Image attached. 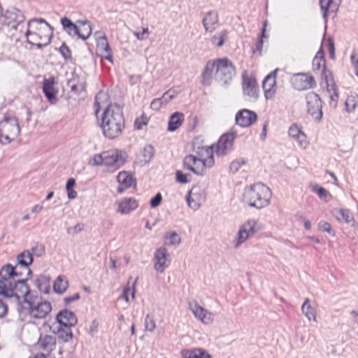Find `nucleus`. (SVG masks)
Here are the masks:
<instances>
[{
    "label": "nucleus",
    "instance_id": "1",
    "mask_svg": "<svg viewBox=\"0 0 358 358\" xmlns=\"http://www.w3.org/2000/svg\"><path fill=\"white\" fill-rule=\"evenodd\" d=\"M17 264L13 266L10 264L3 265L0 269V295L4 298L11 299L19 303L22 297L29 293L27 285V279L21 278L23 268L28 276L31 273L29 266L33 262L32 254L29 250H24L17 256Z\"/></svg>",
    "mask_w": 358,
    "mask_h": 358
},
{
    "label": "nucleus",
    "instance_id": "2",
    "mask_svg": "<svg viewBox=\"0 0 358 358\" xmlns=\"http://www.w3.org/2000/svg\"><path fill=\"white\" fill-rule=\"evenodd\" d=\"M101 127L103 135L110 139H114L122 134L125 121L120 105L110 103L104 109Z\"/></svg>",
    "mask_w": 358,
    "mask_h": 358
},
{
    "label": "nucleus",
    "instance_id": "3",
    "mask_svg": "<svg viewBox=\"0 0 358 358\" xmlns=\"http://www.w3.org/2000/svg\"><path fill=\"white\" fill-rule=\"evenodd\" d=\"M53 35L52 27L43 18H33L27 22L25 32L27 43L41 48L48 45Z\"/></svg>",
    "mask_w": 358,
    "mask_h": 358
},
{
    "label": "nucleus",
    "instance_id": "4",
    "mask_svg": "<svg viewBox=\"0 0 358 358\" xmlns=\"http://www.w3.org/2000/svg\"><path fill=\"white\" fill-rule=\"evenodd\" d=\"M271 194L269 187L262 183H256L245 189L243 200L250 206L262 208L269 204Z\"/></svg>",
    "mask_w": 358,
    "mask_h": 358
},
{
    "label": "nucleus",
    "instance_id": "5",
    "mask_svg": "<svg viewBox=\"0 0 358 358\" xmlns=\"http://www.w3.org/2000/svg\"><path fill=\"white\" fill-rule=\"evenodd\" d=\"M20 132V129L15 117L5 116L0 122V138H2V144H8L14 141Z\"/></svg>",
    "mask_w": 358,
    "mask_h": 358
},
{
    "label": "nucleus",
    "instance_id": "6",
    "mask_svg": "<svg viewBox=\"0 0 358 358\" xmlns=\"http://www.w3.org/2000/svg\"><path fill=\"white\" fill-rule=\"evenodd\" d=\"M215 79L221 85L229 83L236 74L233 64L226 58L217 59L215 62Z\"/></svg>",
    "mask_w": 358,
    "mask_h": 358
},
{
    "label": "nucleus",
    "instance_id": "7",
    "mask_svg": "<svg viewBox=\"0 0 358 358\" xmlns=\"http://www.w3.org/2000/svg\"><path fill=\"white\" fill-rule=\"evenodd\" d=\"M183 167L197 176H203L206 167H212V159L205 162L197 158L194 155H189L183 159Z\"/></svg>",
    "mask_w": 358,
    "mask_h": 358
},
{
    "label": "nucleus",
    "instance_id": "8",
    "mask_svg": "<svg viewBox=\"0 0 358 358\" xmlns=\"http://www.w3.org/2000/svg\"><path fill=\"white\" fill-rule=\"evenodd\" d=\"M171 262V254L165 247L157 248L154 253L153 266L155 270L162 273L169 266Z\"/></svg>",
    "mask_w": 358,
    "mask_h": 358
},
{
    "label": "nucleus",
    "instance_id": "9",
    "mask_svg": "<svg viewBox=\"0 0 358 358\" xmlns=\"http://www.w3.org/2000/svg\"><path fill=\"white\" fill-rule=\"evenodd\" d=\"M307 111L316 121H320L322 117V101L318 94L310 92L306 95Z\"/></svg>",
    "mask_w": 358,
    "mask_h": 358
},
{
    "label": "nucleus",
    "instance_id": "10",
    "mask_svg": "<svg viewBox=\"0 0 358 358\" xmlns=\"http://www.w3.org/2000/svg\"><path fill=\"white\" fill-rule=\"evenodd\" d=\"M206 191L205 188L196 185L189 190L186 199L188 206L194 210H196L206 201Z\"/></svg>",
    "mask_w": 358,
    "mask_h": 358
},
{
    "label": "nucleus",
    "instance_id": "11",
    "mask_svg": "<svg viewBox=\"0 0 358 358\" xmlns=\"http://www.w3.org/2000/svg\"><path fill=\"white\" fill-rule=\"evenodd\" d=\"M236 137V132L234 131L221 136L216 145V154L218 156H223L230 152L233 150Z\"/></svg>",
    "mask_w": 358,
    "mask_h": 358
},
{
    "label": "nucleus",
    "instance_id": "12",
    "mask_svg": "<svg viewBox=\"0 0 358 358\" xmlns=\"http://www.w3.org/2000/svg\"><path fill=\"white\" fill-rule=\"evenodd\" d=\"M27 303L29 304V315L31 318H45L52 310L51 303L48 301H42L36 304L27 301Z\"/></svg>",
    "mask_w": 358,
    "mask_h": 358
},
{
    "label": "nucleus",
    "instance_id": "13",
    "mask_svg": "<svg viewBox=\"0 0 358 358\" xmlns=\"http://www.w3.org/2000/svg\"><path fill=\"white\" fill-rule=\"evenodd\" d=\"M256 225L257 221L255 220H249L241 226L238 233V238L235 243L236 248L239 247L248 238L255 234Z\"/></svg>",
    "mask_w": 358,
    "mask_h": 358
},
{
    "label": "nucleus",
    "instance_id": "14",
    "mask_svg": "<svg viewBox=\"0 0 358 358\" xmlns=\"http://www.w3.org/2000/svg\"><path fill=\"white\" fill-rule=\"evenodd\" d=\"M104 165L114 166L118 169L122 166L124 162V153L117 150H110L103 152Z\"/></svg>",
    "mask_w": 358,
    "mask_h": 358
},
{
    "label": "nucleus",
    "instance_id": "15",
    "mask_svg": "<svg viewBox=\"0 0 358 358\" xmlns=\"http://www.w3.org/2000/svg\"><path fill=\"white\" fill-rule=\"evenodd\" d=\"M292 83L297 90L313 88L316 85L314 78L306 73L294 74L292 78Z\"/></svg>",
    "mask_w": 358,
    "mask_h": 358
},
{
    "label": "nucleus",
    "instance_id": "16",
    "mask_svg": "<svg viewBox=\"0 0 358 358\" xmlns=\"http://www.w3.org/2000/svg\"><path fill=\"white\" fill-rule=\"evenodd\" d=\"M189 308L194 317L204 324H211L214 320V314L201 306L197 302L191 303Z\"/></svg>",
    "mask_w": 358,
    "mask_h": 358
},
{
    "label": "nucleus",
    "instance_id": "17",
    "mask_svg": "<svg viewBox=\"0 0 358 358\" xmlns=\"http://www.w3.org/2000/svg\"><path fill=\"white\" fill-rule=\"evenodd\" d=\"M242 87L244 96H247L248 99L256 100L257 99L259 96L258 87L255 78L244 74Z\"/></svg>",
    "mask_w": 358,
    "mask_h": 358
},
{
    "label": "nucleus",
    "instance_id": "18",
    "mask_svg": "<svg viewBox=\"0 0 358 358\" xmlns=\"http://www.w3.org/2000/svg\"><path fill=\"white\" fill-rule=\"evenodd\" d=\"M236 122L242 127H248L252 125L257 119V115L254 111L243 109L236 115Z\"/></svg>",
    "mask_w": 358,
    "mask_h": 358
},
{
    "label": "nucleus",
    "instance_id": "19",
    "mask_svg": "<svg viewBox=\"0 0 358 358\" xmlns=\"http://www.w3.org/2000/svg\"><path fill=\"white\" fill-rule=\"evenodd\" d=\"M55 84L56 81L54 77L45 78L43 82V92L51 103H55L57 101L56 96L58 90L55 87Z\"/></svg>",
    "mask_w": 358,
    "mask_h": 358
},
{
    "label": "nucleus",
    "instance_id": "20",
    "mask_svg": "<svg viewBox=\"0 0 358 358\" xmlns=\"http://www.w3.org/2000/svg\"><path fill=\"white\" fill-rule=\"evenodd\" d=\"M276 71L269 73L263 80L262 88L266 99H272L276 90Z\"/></svg>",
    "mask_w": 358,
    "mask_h": 358
},
{
    "label": "nucleus",
    "instance_id": "21",
    "mask_svg": "<svg viewBox=\"0 0 358 358\" xmlns=\"http://www.w3.org/2000/svg\"><path fill=\"white\" fill-rule=\"evenodd\" d=\"M56 319L60 326L67 327H73L76 326L78 322V319L75 313L67 309L59 311Z\"/></svg>",
    "mask_w": 358,
    "mask_h": 358
},
{
    "label": "nucleus",
    "instance_id": "22",
    "mask_svg": "<svg viewBox=\"0 0 358 358\" xmlns=\"http://www.w3.org/2000/svg\"><path fill=\"white\" fill-rule=\"evenodd\" d=\"M5 17L8 20V24L12 29H16L17 26L24 22L25 17L22 13L16 8L7 9L4 13Z\"/></svg>",
    "mask_w": 358,
    "mask_h": 358
},
{
    "label": "nucleus",
    "instance_id": "23",
    "mask_svg": "<svg viewBox=\"0 0 358 358\" xmlns=\"http://www.w3.org/2000/svg\"><path fill=\"white\" fill-rule=\"evenodd\" d=\"M39 350H43L50 355L56 346V336L55 335H41L36 345Z\"/></svg>",
    "mask_w": 358,
    "mask_h": 358
},
{
    "label": "nucleus",
    "instance_id": "24",
    "mask_svg": "<svg viewBox=\"0 0 358 358\" xmlns=\"http://www.w3.org/2000/svg\"><path fill=\"white\" fill-rule=\"evenodd\" d=\"M193 150L196 154L197 158L202 159V162H208L212 159V166L214 165L213 149L210 145H199L196 142L193 143Z\"/></svg>",
    "mask_w": 358,
    "mask_h": 358
},
{
    "label": "nucleus",
    "instance_id": "25",
    "mask_svg": "<svg viewBox=\"0 0 358 358\" xmlns=\"http://www.w3.org/2000/svg\"><path fill=\"white\" fill-rule=\"evenodd\" d=\"M289 137L297 141L298 145L303 148H306L308 145V141L306 134L301 131V128L296 124L290 126L288 130Z\"/></svg>",
    "mask_w": 358,
    "mask_h": 358
},
{
    "label": "nucleus",
    "instance_id": "26",
    "mask_svg": "<svg viewBox=\"0 0 358 358\" xmlns=\"http://www.w3.org/2000/svg\"><path fill=\"white\" fill-rule=\"evenodd\" d=\"M218 14L215 10H211L206 13L202 23L206 31L213 32L215 30L216 26L218 24Z\"/></svg>",
    "mask_w": 358,
    "mask_h": 358
},
{
    "label": "nucleus",
    "instance_id": "27",
    "mask_svg": "<svg viewBox=\"0 0 358 358\" xmlns=\"http://www.w3.org/2000/svg\"><path fill=\"white\" fill-rule=\"evenodd\" d=\"M117 211L121 214H129L138 206V201L134 198H124L117 203Z\"/></svg>",
    "mask_w": 358,
    "mask_h": 358
},
{
    "label": "nucleus",
    "instance_id": "28",
    "mask_svg": "<svg viewBox=\"0 0 358 358\" xmlns=\"http://www.w3.org/2000/svg\"><path fill=\"white\" fill-rule=\"evenodd\" d=\"M117 180L120 185L117 189L120 194L123 193L125 189L136 185L135 180L125 171L119 173Z\"/></svg>",
    "mask_w": 358,
    "mask_h": 358
},
{
    "label": "nucleus",
    "instance_id": "29",
    "mask_svg": "<svg viewBox=\"0 0 358 358\" xmlns=\"http://www.w3.org/2000/svg\"><path fill=\"white\" fill-rule=\"evenodd\" d=\"M341 0H320V6L323 13V17L327 20L329 13H336L338 10Z\"/></svg>",
    "mask_w": 358,
    "mask_h": 358
},
{
    "label": "nucleus",
    "instance_id": "30",
    "mask_svg": "<svg viewBox=\"0 0 358 358\" xmlns=\"http://www.w3.org/2000/svg\"><path fill=\"white\" fill-rule=\"evenodd\" d=\"M97 48L101 56L112 62V51L106 36H99L97 41Z\"/></svg>",
    "mask_w": 358,
    "mask_h": 358
},
{
    "label": "nucleus",
    "instance_id": "31",
    "mask_svg": "<svg viewBox=\"0 0 358 358\" xmlns=\"http://www.w3.org/2000/svg\"><path fill=\"white\" fill-rule=\"evenodd\" d=\"M185 115L182 113L175 112L169 117L168 123V130L174 131L178 129L183 123Z\"/></svg>",
    "mask_w": 358,
    "mask_h": 358
},
{
    "label": "nucleus",
    "instance_id": "32",
    "mask_svg": "<svg viewBox=\"0 0 358 358\" xmlns=\"http://www.w3.org/2000/svg\"><path fill=\"white\" fill-rule=\"evenodd\" d=\"M181 355L183 358H211V355L202 348L183 350Z\"/></svg>",
    "mask_w": 358,
    "mask_h": 358
},
{
    "label": "nucleus",
    "instance_id": "33",
    "mask_svg": "<svg viewBox=\"0 0 358 358\" xmlns=\"http://www.w3.org/2000/svg\"><path fill=\"white\" fill-rule=\"evenodd\" d=\"M61 24L63 29L71 36H78L79 34V27L78 25L72 22L67 17L61 19Z\"/></svg>",
    "mask_w": 358,
    "mask_h": 358
},
{
    "label": "nucleus",
    "instance_id": "34",
    "mask_svg": "<svg viewBox=\"0 0 358 358\" xmlns=\"http://www.w3.org/2000/svg\"><path fill=\"white\" fill-rule=\"evenodd\" d=\"M78 24L80 25L78 37L84 41L87 39L92 34V31L90 22L88 20H78Z\"/></svg>",
    "mask_w": 358,
    "mask_h": 358
},
{
    "label": "nucleus",
    "instance_id": "35",
    "mask_svg": "<svg viewBox=\"0 0 358 358\" xmlns=\"http://www.w3.org/2000/svg\"><path fill=\"white\" fill-rule=\"evenodd\" d=\"M301 311L306 317L309 320L317 321L316 309L310 304L309 299H306L301 306Z\"/></svg>",
    "mask_w": 358,
    "mask_h": 358
},
{
    "label": "nucleus",
    "instance_id": "36",
    "mask_svg": "<svg viewBox=\"0 0 358 358\" xmlns=\"http://www.w3.org/2000/svg\"><path fill=\"white\" fill-rule=\"evenodd\" d=\"M322 78L325 81L327 90L329 94L338 93L331 71H324V73H322Z\"/></svg>",
    "mask_w": 358,
    "mask_h": 358
},
{
    "label": "nucleus",
    "instance_id": "37",
    "mask_svg": "<svg viewBox=\"0 0 358 358\" xmlns=\"http://www.w3.org/2000/svg\"><path fill=\"white\" fill-rule=\"evenodd\" d=\"M313 69L314 71L322 69V73L327 71L325 66V59L323 55V51L320 50L313 60Z\"/></svg>",
    "mask_w": 358,
    "mask_h": 358
},
{
    "label": "nucleus",
    "instance_id": "38",
    "mask_svg": "<svg viewBox=\"0 0 358 358\" xmlns=\"http://www.w3.org/2000/svg\"><path fill=\"white\" fill-rule=\"evenodd\" d=\"M57 336L63 342H69L73 336L71 327L60 326L58 329Z\"/></svg>",
    "mask_w": 358,
    "mask_h": 358
},
{
    "label": "nucleus",
    "instance_id": "39",
    "mask_svg": "<svg viewBox=\"0 0 358 358\" xmlns=\"http://www.w3.org/2000/svg\"><path fill=\"white\" fill-rule=\"evenodd\" d=\"M228 31L224 29L215 34L210 39L211 43L217 47H221L227 38Z\"/></svg>",
    "mask_w": 358,
    "mask_h": 358
},
{
    "label": "nucleus",
    "instance_id": "40",
    "mask_svg": "<svg viewBox=\"0 0 358 358\" xmlns=\"http://www.w3.org/2000/svg\"><path fill=\"white\" fill-rule=\"evenodd\" d=\"M68 285V281L64 278L59 275L55 280L53 287L56 292L62 294L66 290Z\"/></svg>",
    "mask_w": 358,
    "mask_h": 358
},
{
    "label": "nucleus",
    "instance_id": "41",
    "mask_svg": "<svg viewBox=\"0 0 358 358\" xmlns=\"http://www.w3.org/2000/svg\"><path fill=\"white\" fill-rule=\"evenodd\" d=\"M164 238L166 244L169 245L178 246L181 241L180 236L176 231L166 233Z\"/></svg>",
    "mask_w": 358,
    "mask_h": 358
},
{
    "label": "nucleus",
    "instance_id": "42",
    "mask_svg": "<svg viewBox=\"0 0 358 358\" xmlns=\"http://www.w3.org/2000/svg\"><path fill=\"white\" fill-rule=\"evenodd\" d=\"M215 67V62L214 63L208 62L203 72V83L206 85L210 84L213 70Z\"/></svg>",
    "mask_w": 358,
    "mask_h": 358
},
{
    "label": "nucleus",
    "instance_id": "43",
    "mask_svg": "<svg viewBox=\"0 0 358 358\" xmlns=\"http://www.w3.org/2000/svg\"><path fill=\"white\" fill-rule=\"evenodd\" d=\"M50 278L45 275H41L35 280V285L41 292H48Z\"/></svg>",
    "mask_w": 358,
    "mask_h": 358
},
{
    "label": "nucleus",
    "instance_id": "44",
    "mask_svg": "<svg viewBox=\"0 0 358 358\" xmlns=\"http://www.w3.org/2000/svg\"><path fill=\"white\" fill-rule=\"evenodd\" d=\"M76 186V180L73 178H71L67 180L66 185V190L67 192L68 198L69 199H74L77 197V192L73 190V187Z\"/></svg>",
    "mask_w": 358,
    "mask_h": 358
},
{
    "label": "nucleus",
    "instance_id": "45",
    "mask_svg": "<svg viewBox=\"0 0 358 358\" xmlns=\"http://www.w3.org/2000/svg\"><path fill=\"white\" fill-rule=\"evenodd\" d=\"M154 155V148L151 145H146L141 151L143 161L145 163L149 162Z\"/></svg>",
    "mask_w": 358,
    "mask_h": 358
},
{
    "label": "nucleus",
    "instance_id": "46",
    "mask_svg": "<svg viewBox=\"0 0 358 358\" xmlns=\"http://www.w3.org/2000/svg\"><path fill=\"white\" fill-rule=\"evenodd\" d=\"M338 213V220H343L348 224L351 223L354 220L353 215L349 210L340 209Z\"/></svg>",
    "mask_w": 358,
    "mask_h": 358
},
{
    "label": "nucleus",
    "instance_id": "47",
    "mask_svg": "<svg viewBox=\"0 0 358 358\" xmlns=\"http://www.w3.org/2000/svg\"><path fill=\"white\" fill-rule=\"evenodd\" d=\"M107 99V94L103 92H100L98 93L95 97V102H94V109H95V114L97 115L101 105L103 104V101L106 100Z\"/></svg>",
    "mask_w": 358,
    "mask_h": 358
},
{
    "label": "nucleus",
    "instance_id": "48",
    "mask_svg": "<svg viewBox=\"0 0 358 358\" xmlns=\"http://www.w3.org/2000/svg\"><path fill=\"white\" fill-rule=\"evenodd\" d=\"M176 96V92L174 90L170 89L159 98L162 100V104L164 106L166 105L169 102H170Z\"/></svg>",
    "mask_w": 358,
    "mask_h": 358
},
{
    "label": "nucleus",
    "instance_id": "49",
    "mask_svg": "<svg viewBox=\"0 0 358 358\" xmlns=\"http://www.w3.org/2000/svg\"><path fill=\"white\" fill-rule=\"evenodd\" d=\"M313 191L317 194L318 196L321 199H324L327 201V198L330 196L329 192L322 187H320L317 185H315L313 186Z\"/></svg>",
    "mask_w": 358,
    "mask_h": 358
},
{
    "label": "nucleus",
    "instance_id": "50",
    "mask_svg": "<svg viewBox=\"0 0 358 358\" xmlns=\"http://www.w3.org/2000/svg\"><path fill=\"white\" fill-rule=\"evenodd\" d=\"M144 324L145 329L150 332H152L156 328L155 321L150 315H146Z\"/></svg>",
    "mask_w": 358,
    "mask_h": 358
},
{
    "label": "nucleus",
    "instance_id": "51",
    "mask_svg": "<svg viewBox=\"0 0 358 358\" xmlns=\"http://www.w3.org/2000/svg\"><path fill=\"white\" fill-rule=\"evenodd\" d=\"M129 294H131L132 299H134V298H135L134 285H132V287H130V286L129 285L127 287H125L123 289V292H122L121 297H122L127 302H128L129 300Z\"/></svg>",
    "mask_w": 358,
    "mask_h": 358
},
{
    "label": "nucleus",
    "instance_id": "52",
    "mask_svg": "<svg viewBox=\"0 0 358 358\" xmlns=\"http://www.w3.org/2000/svg\"><path fill=\"white\" fill-rule=\"evenodd\" d=\"M29 251L32 254V256L35 255L36 257H40L44 255L45 248L44 246L41 244H36L31 248V250Z\"/></svg>",
    "mask_w": 358,
    "mask_h": 358
},
{
    "label": "nucleus",
    "instance_id": "53",
    "mask_svg": "<svg viewBox=\"0 0 358 358\" xmlns=\"http://www.w3.org/2000/svg\"><path fill=\"white\" fill-rule=\"evenodd\" d=\"M345 109L348 113L355 110L357 106V101L354 96H348L345 102Z\"/></svg>",
    "mask_w": 358,
    "mask_h": 358
},
{
    "label": "nucleus",
    "instance_id": "54",
    "mask_svg": "<svg viewBox=\"0 0 358 358\" xmlns=\"http://www.w3.org/2000/svg\"><path fill=\"white\" fill-rule=\"evenodd\" d=\"M318 228L320 231H326L332 236L335 235L334 230H332L331 224L326 221H321L318 224Z\"/></svg>",
    "mask_w": 358,
    "mask_h": 358
},
{
    "label": "nucleus",
    "instance_id": "55",
    "mask_svg": "<svg viewBox=\"0 0 358 358\" xmlns=\"http://www.w3.org/2000/svg\"><path fill=\"white\" fill-rule=\"evenodd\" d=\"M59 52L66 60L71 59V52L66 43H63L59 48Z\"/></svg>",
    "mask_w": 358,
    "mask_h": 358
},
{
    "label": "nucleus",
    "instance_id": "56",
    "mask_svg": "<svg viewBox=\"0 0 358 358\" xmlns=\"http://www.w3.org/2000/svg\"><path fill=\"white\" fill-rule=\"evenodd\" d=\"M84 229V224L78 223L72 227H69L66 230L67 234L71 236H74L81 232Z\"/></svg>",
    "mask_w": 358,
    "mask_h": 358
},
{
    "label": "nucleus",
    "instance_id": "57",
    "mask_svg": "<svg viewBox=\"0 0 358 358\" xmlns=\"http://www.w3.org/2000/svg\"><path fill=\"white\" fill-rule=\"evenodd\" d=\"M176 176L177 182L181 184H186L189 182V179L188 178L190 176L189 174H185L181 171H177Z\"/></svg>",
    "mask_w": 358,
    "mask_h": 358
},
{
    "label": "nucleus",
    "instance_id": "58",
    "mask_svg": "<svg viewBox=\"0 0 358 358\" xmlns=\"http://www.w3.org/2000/svg\"><path fill=\"white\" fill-rule=\"evenodd\" d=\"M245 164V161L243 159H238L233 161L229 166V170L232 173H236L242 165Z\"/></svg>",
    "mask_w": 358,
    "mask_h": 358
},
{
    "label": "nucleus",
    "instance_id": "59",
    "mask_svg": "<svg viewBox=\"0 0 358 358\" xmlns=\"http://www.w3.org/2000/svg\"><path fill=\"white\" fill-rule=\"evenodd\" d=\"M148 124V118L144 115L136 118L134 122V127L136 129L140 130L142 129L143 125H146Z\"/></svg>",
    "mask_w": 358,
    "mask_h": 358
},
{
    "label": "nucleus",
    "instance_id": "60",
    "mask_svg": "<svg viewBox=\"0 0 358 358\" xmlns=\"http://www.w3.org/2000/svg\"><path fill=\"white\" fill-rule=\"evenodd\" d=\"M103 152L96 155L92 159V164L95 166L104 165Z\"/></svg>",
    "mask_w": 358,
    "mask_h": 358
},
{
    "label": "nucleus",
    "instance_id": "61",
    "mask_svg": "<svg viewBox=\"0 0 358 358\" xmlns=\"http://www.w3.org/2000/svg\"><path fill=\"white\" fill-rule=\"evenodd\" d=\"M164 105L159 98L154 99L150 103V108L153 110H159Z\"/></svg>",
    "mask_w": 358,
    "mask_h": 358
},
{
    "label": "nucleus",
    "instance_id": "62",
    "mask_svg": "<svg viewBox=\"0 0 358 358\" xmlns=\"http://www.w3.org/2000/svg\"><path fill=\"white\" fill-rule=\"evenodd\" d=\"M162 201V196L160 193H157L151 200H150V206L152 208L157 207Z\"/></svg>",
    "mask_w": 358,
    "mask_h": 358
},
{
    "label": "nucleus",
    "instance_id": "63",
    "mask_svg": "<svg viewBox=\"0 0 358 358\" xmlns=\"http://www.w3.org/2000/svg\"><path fill=\"white\" fill-rule=\"evenodd\" d=\"M135 36L141 41L145 40L149 35V31L148 28H143L142 32H135Z\"/></svg>",
    "mask_w": 358,
    "mask_h": 358
},
{
    "label": "nucleus",
    "instance_id": "64",
    "mask_svg": "<svg viewBox=\"0 0 358 358\" xmlns=\"http://www.w3.org/2000/svg\"><path fill=\"white\" fill-rule=\"evenodd\" d=\"M352 66L355 69V72L357 76H358V58L355 54H352L350 57Z\"/></svg>",
    "mask_w": 358,
    "mask_h": 358
}]
</instances>
